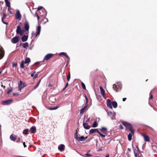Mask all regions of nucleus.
<instances>
[{
	"label": "nucleus",
	"mask_w": 157,
	"mask_h": 157,
	"mask_svg": "<svg viewBox=\"0 0 157 157\" xmlns=\"http://www.w3.org/2000/svg\"><path fill=\"white\" fill-rule=\"evenodd\" d=\"M26 86L25 83L23 82L22 81L20 80L18 84V90L20 92L21 91V89Z\"/></svg>",
	"instance_id": "nucleus-1"
},
{
	"label": "nucleus",
	"mask_w": 157,
	"mask_h": 157,
	"mask_svg": "<svg viewBox=\"0 0 157 157\" xmlns=\"http://www.w3.org/2000/svg\"><path fill=\"white\" fill-rule=\"evenodd\" d=\"M13 102V100L12 99H9L2 101V104L3 105H6L11 104Z\"/></svg>",
	"instance_id": "nucleus-2"
},
{
	"label": "nucleus",
	"mask_w": 157,
	"mask_h": 157,
	"mask_svg": "<svg viewBox=\"0 0 157 157\" xmlns=\"http://www.w3.org/2000/svg\"><path fill=\"white\" fill-rule=\"evenodd\" d=\"M21 16L20 11L19 10H17L15 16L16 19L20 21L21 19Z\"/></svg>",
	"instance_id": "nucleus-3"
},
{
	"label": "nucleus",
	"mask_w": 157,
	"mask_h": 157,
	"mask_svg": "<svg viewBox=\"0 0 157 157\" xmlns=\"http://www.w3.org/2000/svg\"><path fill=\"white\" fill-rule=\"evenodd\" d=\"M5 55L4 50L3 48L0 45V59H2Z\"/></svg>",
	"instance_id": "nucleus-4"
},
{
	"label": "nucleus",
	"mask_w": 157,
	"mask_h": 157,
	"mask_svg": "<svg viewBox=\"0 0 157 157\" xmlns=\"http://www.w3.org/2000/svg\"><path fill=\"white\" fill-rule=\"evenodd\" d=\"M19 37L16 36L11 39V41L13 44L17 43L19 40Z\"/></svg>",
	"instance_id": "nucleus-5"
},
{
	"label": "nucleus",
	"mask_w": 157,
	"mask_h": 157,
	"mask_svg": "<svg viewBox=\"0 0 157 157\" xmlns=\"http://www.w3.org/2000/svg\"><path fill=\"white\" fill-rule=\"evenodd\" d=\"M5 1L6 3V6L7 7H8V11L9 12V13L12 14L13 13L11 11H10V2L8 0H5Z\"/></svg>",
	"instance_id": "nucleus-6"
},
{
	"label": "nucleus",
	"mask_w": 157,
	"mask_h": 157,
	"mask_svg": "<svg viewBox=\"0 0 157 157\" xmlns=\"http://www.w3.org/2000/svg\"><path fill=\"white\" fill-rule=\"evenodd\" d=\"M53 55V54L51 53H49L47 54V55L45 56L44 58L43 59V60H49L52 57Z\"/></svg>",
	"instance_id": "nucleus-7"
},
{
	"label": "nucleus",
	"mask_w": 157,
	"mask_h": 157,
	"mask_svg": "<svg viewBox=\"0 0 157 157\" xmlns=\"http://www.w3.org/2000/svg\"><path fill=\"white\" fill-rule=\"evenodd\" d=\"M24 24L25 25L24 28L25 29L26 31H28L29 28V24L28 21H26Z\"/></svg>",
	"instance_id": "nucleus-8"
},
{
	"label": "nucleus",
	"mask_w": 157,
	"mask_h": 157,
	"mask_svg": "<svg viewBox=\"0 0 157 157\" xmlns=\"http://www.w3.org/2000/svg\"><path fill=\"white\" fill-rule=\"evenodd\" d=\"M122 124L125 127H126V128H128V129H129V128H132V126L131 124L125 122H123Z\"/></svg>",
	"instance_id": "nucleus-9"
},
{
	"label": "nucleus",
	"mask_w": 157,
	"mask_h": 157,
	"mask_svg": "<svg viewBox=\"0 0 157 157\" xmlns=\"http://www.w3.org/2000/svg\"><path fill=\"white\" fill-rule=\"evenodd\" d=\"M41 12H40V15L41 16H46L47 15V12L45 9H44L41 11Z\"/></svg>",
	"instance_id": "nucleus-10"
},
{
	"label": "nucleus",
	"mask_w": 157,
	"mask_h": 157,
	"mask_svg": "<svg viewBox=\"0 0 157 157\" xmlns=\"http://www.w3.org/2000/svg\"><path fill=\"white\" fill-rule=\"evenodd\" d=\"M100 90L101 93L103 96V98H105V92L103 88L101 86L100 87Z\"/></svg>",
	"instance_id": "nucleus-11"
},
{
	"label": "nucleus",
	"mask_w": 157,
	"mask_h": 157,
	"mask_svg": "<svg viewBox=\"0 0 157 157\" xmlns=\"http://www.w3.org/2000/svg\"><path fill=\"white\" fill-rule=\"evenodd\" d=\"M107 106L110 108L112 109V106L111 104V101L110 99H108L107 100Z\"/></svg>",
	"instance_id": "nucleus-12"
},
{
	"label": "nucleus",
	"mask_w": 157,
	"mask_h": 157,
	"mask_svg": "<svg viewBox=\"0 0 157 157\" xmlns=\"http://www.w3.org/2000/svg\"><path fill=\"white\" fill-rule=\"evenodd\" d=\"M65 146L63 144H61L58 146V149L60 151H62L64 150Z\"/></svg>",
	"instance_id": "nucleus-13"
},
{
	"label": "nucleus",
	"mask_w": 157,
	"mask_h": 157,
	"mask_svg": "<svg viewBox=\"0 0 157 157\" xmlns=\"http://www.w3.org/2000/svg\"><path fill=\"white\" fill-rule=\"evenodd\" d=\"M28 36L27 35H24L21 38L22 42H25L28 39Z\"/></svg>",
	"instance_id": "nucleus-14"
},
{
	"label": "nucleus",
	"mask_w": 157,
	"mask_h": 157,
	"mask_svg": "<svg viewBox=\"0 0 157 157\" xmlns=\"http://www.w3.org/2000/svg\"><path fill=\"white\" fill-rule=\"evenodd\" d=\"M88 105V104H85V105L81 109L80 112V114H83L85 110L86 109Z\"/></svg>",
	"instance_id": "nucleus-15"
},
{
	"label": "nucleus",
	"mask_w": 157,
	"mask_h": 157,
	"mask_svg": "<svg viewBox=\"0 0 157 157\" xmlns=\"http://www.w3.org/2000/svg\"><path fill=\"white\" fill-rule=\"evenodd\" d=\"M99 132V131L98 130V129L97 128L96 129H91L90 131H89V133L91 134L93 133L94 132H97L98 133V132Z\"/></svg>",
	"instance_id": "nucleus-16"
},
{
	"label": "nucleus",
	"mask_w": 157,
	"mask_h": 157,
	"mask_svg": "<svg viewBox=\"0 0 157 157\" xmlns=\"http://www.w3.org/2000/svg\"><path fill=\"white\" fill-rule=\"evenodd\" d=\"M83 124L84 128L86 129H89L90 127V126L86 123L83 122Z\"/></svg>",
	"instance_id": "nucleus-17"
},
{
	"label": "nucleus",
	"mask_w": 157,
	"mask_h": 157,
	"mask_svg": "<svg viewBox=\"0 0 157 157\" xmlns=\"http://www.w3.org/2000/svg\"><path fill=\"white\" fill-rule=\"evenodd\" d=\"M87 138V136H86L85 137H84L83 136L79 137V138H78V141H83L86 140Z\"/></svg>",
	"instance_id": "nucleus-18"
},
{
	"label": "nucleus",
	"mask_w": 157,
	"mask_h": 157,
	"mask_svg": "<svg viewBox=\"0 0 157 157\" xmlns=\"http://www.w3.org/2000/svg\"><path fill=\"white\" fill-rule=\"evenodd\" d=\"M101 131L103 133H105L107 131V129L105 127H102L100 129Z\"/></svg>",
	"instance_id": "nucleus-19"
},
{
	"label": "nucleus",
	"mask_w": 157,
	"mask_h": 157,
	"mask_svg": "<svg viewBox=\"0 0 157 157\" xmlns=\"http://www.w3.org/2000/svg\"><path fill=\"white\" fill-rule=\"evenodd\" d=\"M112 104L113 107L114 108H116L117 106V102L115 101H112Z\"/></svg>",
	"instance_id": "nucleus-20"
},
{
	"label": "nucleus",
	"mask_w": 157,
	"mask_h": 157,
	"mask_svg": "<svg viewBox=\"0 0 157 157\" xmlns=\"http://www.w3.org/2000/svg\"><path fill=\"white\" fill-rule=\"evenodd\" d=\"M30 130L32 133H34L36 130V128L35 126H32L30 128Z\"/></svg>",
	"instance_id": "nucleus-21"
},
{
	"label": "nucleus",
	"mask_w": 157,
	"mask_h": 157,
	"mask_svg": "<svg viewBox=\"0 0 157 157\" xmlns=\"http://www.w3.org/2000/svg\"><path fill=\"white\" fill-rule=\"evenodd\" d=\"M144 140L145 141L149 142L150 139L149 137L147 135H144Z\"/></svg>",
	"instance_id": "nucleus-22"
},
{
	"label": "nucleus",
	"mask_w": 157,
	"mask_h": 157,
	"mask_svg": "<svg viewBox=\"0 0 157 157\" xmlns=\"http://www.w3.org/2000/svg\"><path fill=\"white\" fill-rule=\"evenodd\" d=\"M21 31V27L20 25H18L17 27V29H16V33L17 34H18Z\"/></svg>",
	"instance_id": "nucleus-23"
},
{
	"label": "nucleus",
	"mask_w": 157,
	"mask_h": 157,
	"mask_svg": "<svg viewBox=\"0 0 157 157\" xmlns=\"http://www.w3.org/2000/svg\"><path fill=\"white\" fill-rule=\"evenodd\" d=\"M41 30V26L40 25L38 26L36 29V33L38 34H40Z\"/></svg>",
	"instance_id": "nucleus-24"
},
{
	"label": "nucleus",
	"mask_w": 157,
	"mask_h": 157,
	"mask_svg": "<svg viewBox=\"0 0 157 157\" xmlns=\"http://www.w3.org/2000/svg\"><path fill=\"white\" fill-rule=\"evenodd\" d=\"M22 46L24 48H27L29 46V44L27 42H25L23 44Z\"/></svg>",
	"instance_id": "nucleus-25"
},
{
	"label": "nucleus",
	"mask_w": 157,
	"mask_h": 157,
	"mask_svg": "<svg viewBox=\"0 0 157 157\" xmlns=\"http://www.w3.org/2000/svg\"><path fill=\"white\" fill-rule=\"evenodd\" d=\"M31 62L30 59L29 58H27L25 60V63H29Z\"/></svg>",
	"instance_id": "nucleus-26"
},
{
	"label": "nucleus",
	"mask_w": 157,
	"mask_h": 157,
	"mask_svg": "<svg viewBox=\"0 0 157 157\" xmlns=\"http://www.w3.org/2000/svg\"><path fill=\"white\" fill-rule=\"evenodd\" d=\"M132 134L129 133V134L128 135V139L129 141H131L132 139Z\"/></svg>",
	"instance_id": "nucleus-27"
},
{
	"label": "nucleus",
	"mask_w": 157,
	"mask_h": 157,
	"mask_svg": "<svg viewBox=\"0 0 157 157\" xmlns=\"http://www.w3.org/2000/svg\"><path fill=\"white\" fill-rule=\"evenodd\" d=\"M10 138L11 140L12 141H15L16 140V138L13 136L12 134L10 136Z\"/></svg>",
	"instance_id": "nucleus-28"
},
{
	"label": "nucleus",
	"mask_w": 157,
	"mask_h": 157,
	"mask_svg": "<svg viewBox=\"0 0 157 157\" xmlns=\"http://www.w3.org/2000/svg\"><path fill=\"white\" fill-rule=\"evenodd\" d=\"M29 130L28 129H26L24 130L23 133L24 134L26 135L28 134V132Z\"/></svg>",
	"instance_id": "nucleus-29"
},
{
	"label": "nucleus",
	"mask_w": 157,
	"mask_h": 157,
	"mask_svg": "<svg viewBox=\"0 0 157 157\" xmlns=\"http://www.w3.org/2000/svg\"><path fill=\"white\" fill-rule=\"evenodd\" d=\"M58 108V106H56L55 107H49V108H48V109H49V110H56Z\"/></svg>",
	"instance_id": "nucleus-30"
},
{
	"label": "nucleus",
	"mask_w": 157,
	"mask_h": 157,
	"mask_svg": "<svg viewBox=\"0 0 157 157\" xmlns=\"http://www.w3.org/2000/svg\"><path fill=\"white\" fill-rule=\"evenodd\" d=\"M77 130H76V132H75V138L77 140H78V138H79V137L78 136V135H77Z\"/></svg>",
	"instance_id": "nucleus-31"
},
{
	"label": "nucleus",
	"mask_w": 157,
	"mask_h": 157,
	"mask_svg": "<svg viewBox=\"0 0 157 157\" xmlns=\"http://www.w3.org/2000/svg\"><path fill=\"white\" fill-rule=\"evenodd\" d=\"M113 89L117 91V86L116 85V84H114L113 85Z\"/></svg>",
	"instance_id": "nucleus-32"
},
{
	"label": "nucleus",
	"mask_w": 157,
	"mask_h": 157,
	"mask_svg": "<svg viewBox=\"0 0 157 157\" xmlns=\"http://www.w3.org/2000/svg\"><path fill=\"white\" fill-rule=\"evenodd\" d=\"M25 63L24 62V61L23 60L22 61L21 64H20V67L21 68H23L24 67V63Z\"/></svg>",
	"instance_id": "nucleus-33"
},
{
	"label": "nucleus",
	"mask_w": 157,
	"mask_h": 157,
	"mask_svg": "<svg viewBox=\"0 0 157 157\" xmlns=\"http://www.w3.org/2000/svg\"><path fill=\"white\" fill-rule=\"evenodd\" d=\"M132 149L133 150V152L135 155V157H137V154L136 153L135 151L136 149L134 148L133 145H132Z\"/></svg>",
	"instance_id": "nucleus-34"
},
{
	"label": "nucleus",
	"mask_w": 157,
	"mask_h": 157,
	"mask_svg": "<svg viewBox=\"0 0 157 157\" xmlns=\"http://www.w3.org/2000/svg\"><path fill=\"white\" fill-rule=\"evenodd\" d=\"M98 126V124H97L96 121H95L93 123L92 125V127L93 128L96 127Z\"/></svg>",
	"instance_id": "nucleus-35"
},
{
	"label": "nucleus",
	"mask_w": 157,
	"mask_h": 157,
	"mask_svg": "<svg viewBox=\"0 0 157 157\" xmlns=\"http://www.w3.org/2000/svg\"><path fill=\"white\" fill-rule=\"evenodd\" d=\"M81 85L83 89L84 90H86V89L85 84L83 82H82Z\"/></svg>",
	"instance_id": "nucleus-36"
},
{
	"label": "nucleus",
	"mask_w": 157,
	"mask_h": 157,
	"mask_svg": "<svg viewBox=\"0 0 157 157\" xmlns=\"http://www.w3.org/2000/svg\"><path fill=\"white\" fill-rule=\"evenodd\" d=\"M129 130L131 132V134H133L134 133V131L132 127V128H129Z\"/></svg>",
	"instance_id": "nucleus-37"
},
{
	"label": "nucleus",
	"mask_w": 157,
	"mask_h": 157,
	"mask_svg": "<svg viewBox=\"0 0 157 157\" xmlns=\"http://www.w3.org/2000/svg\"><path fill=\"white\" fill-rule=\"evenodd\" d=\"M3 17H2V21L4 19L6 18V15L5 13H3Z\"/></svg>",
	"instance_id": "nucleus-38"
},
{
	"label": "nucleus",
	"mask_w": 157,
	"mask_h": 157,
	"mask_svg": "<svg viewBox=\"0 0 157 157\" xmlns=\"http://www.w3.org/2000/svg\"><path fill=\"white\" fill-rule=\"evenodd\" d=\"M108 114L109 116L112 119H113V118L111 117L112 115V112L111 111H109L108 112Z\"/></svg>",
	"instance_id": "nucleus-39"
},
{
	"label": "nucleus",
	"mask_w": 157,
	"mask_h": 157,
	"mask_svg": "<svg viewBox=\"0 0 157 157\" xmlns=\"http://www.w3.org/2000/svg\"><path fill=\"white\" fill-rule=\"evenodd\" d=\"M98 133L99 134L100 136H102L104 137L105 136V135L102 134L101 133V132L100 131H99V132H98Z\"/></svg>",
	"instance_id": "nucleus-40"
},
{
	"label": "nucleus",
	"mask_w": 157,
	"mask_h": 157,
	"mask_svg": "<svg viewBox=\"0 0 157 157\" xmlns=\"http://www.w3.org/2000/svg\"><path fill=\"white\" fill-rule=\"evenodd\" d=\"M90 150H89L87 151V153L85 154V155L88 156H92V155L90 154H89L88 153L90 152Z\"/></svg>",
	"instance_id": "nucleus-41"
},
{
	"label": "nucleus",
	"mask_w": 157,
	"mask_h": 157,
	"mask_svg": "<svg viewBox=\"0 0 157 157\" xmlns=\"http://www.w3.org/2000/svg\"><path fill=\"white\" fill-rule=\"evenodd\" d=\"M39 85V83H37L36 85L34 87L33 90H35L37 88Z\"/></svg>",
	"instance_id": "nucleus-42"
},
{
	"label": "nucleus",
	"mask_w": 157,
	"mask_h": 157,
	"mask_svg": "<svg viewBox=\"0 0 157 157\" xmlns=\"http://www.w3.org/2000/svg\"><path fill=\"white\" fill-rule=\"evenodd\" d=\"M70 73H69L68 75L67 76V79L68 81H69L70 79Z\"/></svg>",
	"instance_id": "nucleus-43"
},
{
	"label": "nucleus",
	"mask_w": 157,
	"mask_h": 157,
	"mask_svg": "<svg viewBox=\"0 0 157 157\" xmlns=\"http://www.w3.org/2000/svg\"><path fill=\"white\" fill-rule=\"evenodd\" d=\"M66 54V53L65 52H61L59 53V56L64 55L65 56Z\"/></svg>",
	"instance_id": "nucleus-44"
},
{
	"label": "nucleus",
	"mask_w": 157,
	"mask_h": 157,
	"mask_svg": "<svg viewBox=\"0 0 157 157\" xmlns=\"http://www.w3.org/2000/svg\"><path fill=\"white\" fill-rule=\"evenodd\" d=\"M35 16H36V17H37V20H39V18H40V17H39V15H38V13H37L36 12V13H35Z\"/></svg>",
	"instance_id": "nucleus-45"
},
{
	"label": "nucleus",
	"mask_w": 157,
	"mask_h": 157,
	"mask_svg": "<svg viewBox=\"0 0 157 157\" xmlns=\"http://www.w3.org/2000/svg\"><path fill=\"white\" fill-rule=\"evenodd\" d=\"M24 32V31L21 30V31L18 34H20V36H21L22 35Z\"/></svg>",
	"instance_id": "nucleus-46"
},
{
	"label": "nucleus",
	"mask_w": 157,
	"mask_h": 157,
	"mask_svg": "<svg viewBox=\"0 0 157 157\" xmlns=\"http://www.w3.org/2000/svg\"><path fill=\"white\" fill-rule=\"evenodd\" d=\"M17 65V63H13L12 66H13V67H16Z\"/></svg>",
	"instance_id": "nucleus-47"
},
{
	"label": "nucleus",
	"mask_w": 157,
	"mask_h": 157,
	"mask_svg": "<svg viewBox=\"0 0 157 157\" xmlns=\"http://www.w3.org/2000/svg\"><path fill=\"white\" fill-rule=\"evenodd\" d=\"M85 99H86V104H87V103L88 102V98H87V97H86V95H85Z\"/></svg>",
	"instance_id": "nucleus-48"
},
{
	"label": "nucleus",
	"mask_w": 157,
	"mask_h": 157,
	"mask_svg": "<svg viewBox=\"0 0 157 157\" xmlns=\"http://www.w3.org/2000/svg\"><path fill=\"white\" fill-rule=\"evenodd\" d=\"M43 8V7L42 6H40L39 7H38V8L37 9V11H39L40 10L42 9Z\"/></svg>",
	"instance_id": "nucleus-49"
},
{
	"label": "nucleus",
	"mask_w": 157,
	"mask_h": 157,
	"mask_svg": "<svg viewBox=\"0 0 157 157\" xmlns=\"http://www.w3.org/2000/svg\"><path fill=\"white\" fill-rule=\"evenodd\" d=\"M36 73V72L35 71L34 72H33V73H32L31 75V76L32 77H34V74Z\"/></svg>",
	"instance_id": "nucleus-50"
},
{
	"label": "nucleus",
	"mask_w": 157,
	"mask_h": 157,
	"mask_svg": "<svg viewBox=\"0 0 157 157\" xmlns=\"http://www.w3.org/2000/svg\"><path fill=\"white\" fill-rule=\"evenodd\" d=\"M12 91V89H10L8 90L7 92V94H9Z\"/></svg>",
	"instance_id": "nucleus-51"
},
{
	"label": "nucleus",
	"mask_w": 157,
	"mask_h": 157,
	"mask_svg": "<svg viewBox=\"0 0 157 157\" xmlns=\"http://www.w3.org/2000/svg\"><path fill=\"white\" fill-rule=\"evenodd\" d=\"M65 56L68 59H70V58L68 56L66 53L65 55Z\"/></svg>",
	"instance_id": "nucleus-52"
},
{
	"label": "nucleus",
	"mask_w": 157,
	"mask_h": 157,
	"mask_svg": "<svg viewBox=\"0 0 157 157\" xmlns=\"http://www.w3.org/2000/svg\"><path fill=\"white\" fill-rule=\"evenodd\" d=\"M38 75L37 73L35 75L34 77H33V78H37L38 77Z\"/></svg>",
	"instance_id": "nucleus-53"
},
{
	"label": "nucleus",
	"mask_w": 157,
	"mask_h": 157,
	"mask_svg": "<svg viewBox=\"0 0 157 157\" xmlns=\"http://www.w3.org/2000/svg\"><path fill=\"white\" fill-rule=\"evenodd\" d=\"M39 64H40V62H36L34 63V65H38Z\"/></svg>",
	"instance_id": "nucleus-54"
},
{
	"label": "nucleus",
	"mask_w": 157,
	"mask_h": 157,
	"mask_svg": "<svg viewBox=\"0 0 157 157\" xmlns=\"http://www.w3.org/2000/svg\"><path fill=\"white\" fill-rule=\"evenodd\" d=\"M22 44L21 43L20 44H17V47H19V46H21Z\"/></svg>",
	"instance_id": "nucleus-55"
},
{
	"label": "nucleus",
	"mask_w": 157,
	"mask_h": 157,
	"mask_svg": "<svg viewBox=\"0 0 157 157\" xmlns=\"http://www.w3.org/2000/svg\"><path fill=\"white\" fill-rule=\"evenodd\" d=\"M120 128L121 129H123L124 128L123 126L121 125H120Z\"/></svg>",
	"instance_id": "nucleus-56"
},
{
	"label": "nucleus",
	"mask_w": 157,
	"mask_h": 157,
	"mask_svg": "<svg viewBox=\"0 0 157 157\" xmlns=\"http://www.w3.org/2000/svg\"><path fill=\"white\" fill-rule=\"evenodd\" d=\"M18 95V93H14L13 94V96H14L17 95Z\"/></svg>",
	"instance_id": "nucleus-57"
},
{
	"label": "nucleus",
	"mask_w": 157,
	"mask_h": 157,
	"mask_svg": "<svg viewBox=\"0 0 157 157\" xmlns=\"http://www.w3.org/2000/svg\"><path fill=\"white\" fill-rule=\"evenodd\" d=\"M136 148L137 149V151L138 152H139V149L138 148V146H136Z\"/></svg>",
	"instance_id": "nucleus-58"
},
{
	"label": "nucleus",
	"mask_w": 157,
	"mask_h": 157,
	"mask_svg": "<svg viewBox=\"0 0 157 157\" xmlns=\"http://www.w3.org/2000/svg\"><path fill=\"white\" fill-rule=\"evenodd\" d=\"M68 82H67L66 83V86H65V88H66L67 87V86H68Z\"/></svg>",
	"instance_id": "nucleus-59"
},
{
	"label": "nucleus",
	"mask_w": 157,
	"mask_h": 157,
	"mask_svg": "<svg viewBox=\"0 0 157 157\" xmlns=\"http://www.w3.org/2000/svg\"><path fill=\"white\" fill-rule=\"evenodd\" d=\"M23 145H24V147H26V145H25V142H23Z\"/></svg>",
	"instance_id": "nucleus-60"
},
{
	"label": "nucleus",
	"mask_w": 157,
	"mask_h": 157,
	"mask_svg": "<svg viewBox=\"0 0 157 157\" xmlns=\"http://www.w3.org/2000/svg\"><path fill=\"white\" fill-rule=\"evenodd\" d=\"M70 59H68L67 60V65L69 63V62H70Z\"/></svg>",
	"instance_id": "nucleus-61"
},
{
	"label": "nucleus",
	"mask_w": 157,
	"mask_h": 157,
	"mask_svg": "<svg viewBox=\"0 0 157 157\" xmlns=\"http://www.w3.org/2000/svg\"><path fill=\"white\" fill-rule=\"evenodd\" d=\"M153 98V96L152 95H151L150 98H149L151 99Z\"/></svg>",
	"instance_id": "nucleus-62"
},
{
	"label": "nucleus",
	"mask_w": 157,
	"mask_h": 157,
	"mask_svg": "<svg viewBox=\"0 0 157 157\" xmlns=\"http://www.w3.org/2000/svg\"><path fill=\"white\" fill-rule=\"evenodd\" d=\"M3 23L4 24H6V25H8V23L5 22H3Z\"/></svg>",
	"instance_id": "nucleus-63"
},
{
	"label": "nucleus",
	"mask_w": 157,
	"mask_h": 157,
	"mask_svg": "<svg viewBox=\"0 0 157 157\" xmlns=\"http://www.w3.org/2000/svg\"><path fill=\"white\" fill-rule=\"evenodd\" d=\"M126 99V98H123L122 100L123 101H125V100Z\"/></svg>",
	"instance_id": "nucleus-64"
}]
</instances>
